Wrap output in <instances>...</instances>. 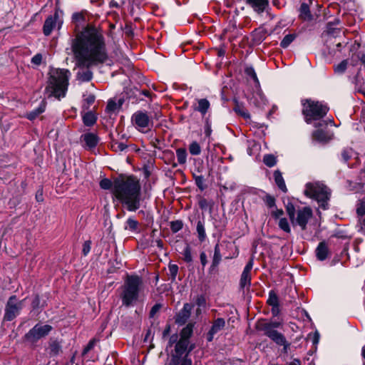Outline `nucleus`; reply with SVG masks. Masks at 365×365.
Instances as JSON below:
<instances>
[{
	"instance_id": "nucleus-4",
	"label": "nucleus",
	"mask_w": 365,
	"mask_h": 365,
	"mask_svg": "<svg viewBox=\"0 0 365 365\" xmlns=\"http://www.w3.org/2000/svg\"><path fill=\"white\" fill-rule=\"evenodd\" d=\"M143 288V280L140 277L127 276L120 293L123 305L130 307L135 304L140 299Z\"/></svg>"
},
{
	"instance_id": "nucleus-24",
	"label": "nucleus",
	"mask_w": 365,
	"mask_h": 365,
	"mask_svg": "<svg viewBox=\"0 0 365 365\" xmlns=\"http://www.w3.org/2000/svg\"><path fill=\"white\" fill-rule=\"evenodd\" d=\"M257 329L262 331L264 334L268 336L270 339L274 341L280 332L277 331L276 329H271L269 327H258Z\"/></svg>"
},
{
	"instance_id": "nucleus-26",
	"label": "nucleus",
	"mask_w": 365,
	"mask_h": 365,
	"mask_svg": "<svg viewBox=\"0 0 365 365\" xmlns=\"http://www.w3.org/2000/svg\"><path fill=\"white\" fill-rule=\"evenodd\" d=\"M313 138L319 142H326L330 137L322 130H317L313 133Z\"/></svg>"
},
{
	"instance_id": "nucleus-52",
	"label": "nucleus",
	"mask_w": 365,
	"mask_h": 365,
	"mask_svg": "<svg viewBox=\"0 0 365 365\" xmlns=\"http://www.w3.org/2000/svg\"><path fill=\"white\" fill-rule=\"evenodd\" d=\"M169 271L172 277L175 279L178 272V267L176 264H170L169 266Z\"/></svg>"
},
{
	"instance_id": "nucleus-12",
	"label": "nucleus",
	"mask_w": 365,
	"mask_h": 365,
	"mask_svg": "<svg viewBox=\"0 0 365 365\" xmlns=\"http://www.w3.org/2000/svg\"><path fill=\"white\" fill-rule=\"evenodd\" d=\"M62 23L58 13L56 12L53 16H50L46 19L43 27V34L46 36H49L56 26L59 29Z\"/></svg>"
},
{
	"instance_id": "nucleus-14",
	"label": "nucleus",
	"mask_w": 365,
	"mask_h": 365,
	"mask_svg": "<svg viewBox=\"0 0 365 365\" xmlns=\"http://www.w3.org/2000/svg\"><path fill=\"white\" fill-rule=\"evenodd\" d=\"M253 267V262L250 260L245 267L244 268V270L241 275L240 279V287L242 288L245 287H249L251 283V270Z\"/></svg>"
},
{
	"instance_id": "nucleus-11",
	"label": "nucleus",
	"mask_w": 365,
	"mask_h": 365,
	"mask_svg": "<svg viewBox=\"0 0 365 365\" xmlns=\"http://www.w3.org/2000/svg\"><path fill=\"white\" fill-rule=\"evenodd\" d=\"M134 125L140 131L145 132L151 123L150 117L145 112L137 111L132 116Z\"/></svg>"
},
{
	"instance_id": "nucleus-32",
	"label": "nucleus",
	"mask_w": 365,
	"mask_h": 365,
	"mask_svg": "<svg viewBox=\"0 0 365 365\" xmlns=\"http://www.w3.org/2000/svg\"><path fill=\"white\" fill-rule=\"evenodd\" d=\"M45 110L44 106H41L38 108L26 114V118L31 120L36 119Z\"/></svg>"
},
{
	"instance_id": "nucleus-15",
	"label": "nucleus",
	"mask_w": 365,
	"mask_h": 365,
	"mask_svg": "<svg viewBox=\"0 0 365 365\" xmlns=\"http://www.w3.org/2000/svg\"><path fill=\"white\" fill-rule=\"evenodd\" d=\"M225 325V322L222 318H217L214 322L213 324L208 332L207 334V340L211 341L214 337V335L220 331Z\"/></svg>"
},
{
	"instance_id": "nucleus-45",
	"label": "nucleus",
	"mask_w": 365,
	"mask_h": 365,
	"mask_svg": "<svg viewBox=\"0 0 365 365\" xmlns=\"http://www.w3.org/2000/svg\"><path fill=\"white\" fill-rule=\"evenodd\" d=\"M49 349L51 351V354L56 355L59 353L61 347L58 342L53 341L52 343H51Z\"/></svg>"
},
{
	"instance_id": "nucleus-36",
	"label": "nucleus",
	"mask_w": 365,
	"mask_h": 365,
	"mask_svg": "<svg viewBox=\"0 0 365 365\" xmlns=\"http://www.w3.org/2000/svg\"><path fill=\"white\" fill-rule=\"evenodd\" d=\"M282 324L279 322H266L264 321L263 322H259L257 325V328H258V327H269L271 328V329H275L276 328H278L279 327H281Z\"/></svg>"
},
{
	"instance_id": "nucleus-59",
	"label": "nucleus",
	"mask_w": 365,
	"mask_h": 365,
	"mask_svg": "<svg viewBox=\"0 0 365 365\" xmlns=\"http://www.w3.org/2000/svg\"><path fill=\"white\" fill-rule=\"evenodd\" d=\"M279 304H277L276 306H272V314L274 316H277L279 314Z\"/></svg>"
},
{
	"instance_id": "nucleus-3",
	"label": "nucleus",
	"mask_w": 365,
	"mask_h": 365,
	"mask_svg": "<svg viewBox=\"0 0 365 365\" xmlns=\"http://www.w3.org/2000/svg\"><path fill=\"white\" fill-rule=\"evenodd\" d=\"M50 76L46 92L48 96H54L56 98H63L68 85L70 71L66 69H52L50 71Z\"/></svg>"
},
{
	"instance_id": "nucleus-30",
	"label": "nucleus",
	"mask_w": 365,
	"mask_h": 365,
	"mask_svg": "<svg viewBox=\"0 0 365 365\" xmlns=\"http://www.w3.org/2000/svg\"><path fill=\"white\" fill-rule=\"evenodd\" d=\"M278 226L284 232H285L287 233L291 232V228L289 226V223L287 218H285V217L279 218V222H278Z\"/></svg>"
},
{
	"instance_id": "nucleus-25",
	"label": "nucleus",
	"mask_w": 365,
	"mask_h": 365,
	"mask_svg": "<svg viewBox=\"0 0 365 365\" xmlns=\"http://www.w3.org/2000/svg\"><path fill=\"white\" fill-rule=\"evenodd\" d=\"M83 120L86 125L91 126L96 122V116L92 112H88L83 116Z\"/></svg>"
},
{
	"instance_id": "nucleus-35",
	"label": "nucleus",
	"mask_w": 365,
	"mask_h": 365,
	"mask_svg": "<svg viewBox=\"0 0 365 365\" xmlns=\"http://www.w3.org/2000/svg\"><path fill=\"white\" fill-rule=\"evenodd\" d=\"M138 222L134 218L130 217L126 221L125 229L131 231H135L138 229Z\"/></svg>"
},
{
	"instance_id": "nucleus-56",
	"label": "nucleus",
	"mask_w": 365,
	"mask_h": 365,
	"mask_svg": "<svg viewBox=\"0 0 365 365\" xmlns=\"http://www.w3.org/2000/svg\"><path fill=\"white\" fill-rule=\"evenodd\" d=\"M84 100L87 103L88 106H89L94 103L95 96L92 94H90V95L87 96Z\"/></svg>"
},
{
	"instance_id": "nucleus-39",
	"label": "nucleus",
	"mask_w": 365,
	"mask_h": 365,
	"mask_svg": "<svg viewBox=\"0 0 365 365\" xmlns=\"http://www.w3.org/2000/svg\"><path fill=\"white\" fill-rule=\"evenodd\" d=\"M267 303L270 306H276V305L279 304L278 297H277V294L272 291H271L269 294V298L267 299Z\"/></svg>"
},
{
	"instance_id": "nucleus-6",
	"label": "nucleus",
	"mask_w": 365,
	"mask_h": 365,
	"mask_svg": "<svg viewBox=\"0 0 365 365\" xmlns=\"http://www.w3.org/2000/svg\"><path fill=\"white\" fill-rule=\"evenodd\" d=\"M304 194L320 203V207L326 210L327 208V201L329 200L331 195L329 189L323 183L317 182L313 183H307Z\"/></svg>"
},
{
	"instance_id": "nucleus-28",
	"label": "nucleus",
	"mask_w": 365,
	"mask_h": 365,
	"mask_svg": "<svg viewBox=\"0 0 365 365\" xmlns=\"http://www.w3.org/2000/svg\"><path fill=\"white\" fill-rule=\"evenodd\" d=\"M196 229H197V232L198 238H199L200 241H201V242L204 241L206 237L204 222L200 220L198 221L197 223Z\"/></svg>"
},
{
	"instance_id": "nucleus-38",
	"label": "nucleus",
	"mask_w": 365,
	"mask_h": 365,
	"mask_svg": "<svg viewBox=\"0 0 365 365\" xmlns=\"http://www.w3.org/2000/svg\"><path fill=\"white\" fill-rule=\"evenodd\" d=\"M300 12L302 18H303L304 20H309L311 19L309 7L307 4H302L301 5Z\"/></svg>"
},
{
	"instance_id": "nucleus-18",
	"label": "nucleus",
	"mask_w": 365,
	"mask_h": 365,
	"mask_svg": "<svg viewBox=\"0 0 365 365\" xmlns=\"http://www.w3.org/2000/svg\"><path fill=\"white\" fill-rule=\"evenodd\" d=\"M247 2L258 13L264 11L268 5L267 0H247Z\"/></svg>"
},
{
	"instance_id": "nucleus-7",
	"label": "nucleus",
	"mask_w": 365,
	"mask_h": 365,
	"mask_svg": "<svg viewBox=\"0 0 365 365\" xmlns=\"http://www.w3.org/2000/svg\"><path fill=\"white\" fill-rule=\"evenodd\" d=\"M287 213L292 223V225H298L302 230L307 227L308 221L312 217V210L308 207H304L299 209L297 211V216L295 217V208L292 204H288L286 207Z\"/></svg>"
},
{
	"instance_id": "nucleus-1",
	"label": "nucleus",
	"mask_w": 365,
	"mask_h": 365,
	"mask_svg": "<svg viewBox=\"0 0 365 365\" xmlns=\"http://www.w3.org/2000/svg\"><path fill=\"white\" fill-rule=\"evenodd\" d=\"M71 49L76 66L86 68L77 73V78L83 82L93 78V73L89 70L91 66L103 63L108 58L103 34L93 26H87L76 35L71 40Z\"/></svg>"
},
{
	"instance_id": "nucleus-58",
	"label": "nucleus",
	"mask_w": 365,
	"mask_h": 365,
	"mask_svg": "<svg viewBox=\"0 0 365 365\" xmlns=\"http://www.w3.org/2000/svg\"><path fill=\"white\" fill-rule=\"evenodd\" d=\"M116 108V103L113 101H110L107 105V109L109 110H114Z\"/></svg>"
},
{
	"instance_id": "nucleus-53",
	"label": "nucleus",
	"mask_w": 365,
	"mask_h": 365,
	"mask_svg": "<svg viewBox=\"0 0 365 365\" xmlns=\"http://www.w3.org/2000/svg\"><path fill=\"white\" fill-rule=\"evenodd\" d=\"M212 133L211 124L208 119H206L205 124V134L207 137H210Z\"/></svg>"
},
{
	"instance_id": "nucleus-40",
	"label": "nucleus",
	"mask_w": 365,
	"mask_h": 365,
	"mask_svg": "<svg viewBox=\"0 0 365 365\" xmlns=\"http://www.w3.org/2000/svg\"><path fill=\"white\" fill-rule=\"evenodd\" d=\"M348 62L346 60L342 61L334 67V71L337 73H342L345 71L347 67Z\"/></svg>"
},
{
	"instance_id": "nucleus-48",
	"label": "nucleus",
	"mask_w": 365,
	"mask_h": 365,
	"mask_svg": "<svg viewBox=\"0 0 365 365\" xmlns=\"http://www.w3.org/2000/svg\"><path fill=\"white\" fill-rule=\"evenodd\" d=\"M264 201L269 207H273L275 206V199L269 195H267L264 197Z\"/></svg>"
},
{
	"instance_id": "nucleus-50",
	"label": "nucleus",
	"mask_w": 365,
	"mask_h": 365,
	"mask_svg": "<svg viewBox=\"0 0 365 365\" xmlns=\"http://www.w3.org/2000/svg\"><path fill=\"white\" fill-rule=\"evenodd\" d=\"M182 227V224L180 221H175L171 222V229L173 232H176Z\"/></svg>"
},
{
	"instance_id": "nucleus-5",
	"label": "nucleus",
	"mask_w": 365,
	"mask_h": 365,
	"mask_svg": "<svg viewBox=\"0 0 365 365\" xmlns=\"http://www.w3.org/2000/svg\"><path fill=\"white\" fill-rule=\"evenodd\" d=\"M302 104L303 106L302 114L307 123H311L313 120L322 119L327 115L329 110L327 105L312 99L303 100L302 101Z\"/></svg>"
},
{
	"instance_id": "nucleus-23",
	"label": "nucleus",
	"mask_w": 365,
	"mask_h": 365,
	"mask_svg": "<svg viewBox=\"0 0 365 365\" xmlns=\"http://www.w3.org/2000/svg\"><path fill=\"white\" fill-rule=\"evenodd\" d=\"M277 345L283 346L284 352L287 353L289 349L290 344L287 341L284 336L280 333L273 341Z\"/></svg>"
},
{
	"instance_id": "nucleus-42",
	"label": "nucleus",
	"mask_w": 365,
	"mask_h": 365,
	"mask_svg": "<svg viewBox=\"0 0 365 365\" xmlns=\"http://www.w3.org/2000/svg\"><path fill=\"white\" fill-rule=\"evenodd\" d=\"M263 162L266 165L272 167L276 164V159L272 155H267L264 157Z\"/></svg>"
},
{
	"instance_id": "nucleus-13",
	"label": "nucleus",
	"mask_w": 365,
	"mask_h": 365,
	"mask_svg": "<svg viewBox=\"0 0 365 365\" xmlns=\"http://www.w3.org/2000/svg\"><path fill=\"white\" fill-rule=\"evenodd\" d=\"M192 307L193 305L191 304H185L183 308L178 314L175 318V322L180 325L184 324L190 318Z\"/></svg>"
},
{
	"instance_id": "nucleus-33",
	"label": "nucleus",
	"mask_w": 365,
	"mask_h": 365,
	"mask_svg": "<svg viewBox=\"0 0 365 365\" xmlns=\"http://www.w3.org/2000/svg\"><path fill=\"white\" fill-rule=\"evenodd\" d=\"M178 161L180 164H184L187 160V152L185 148H178L176 150Z\"/></svg>"
},
{
	"instance_id": "nucleus-49",
	"label": "nucleus",
	"mask_w": 365,
	"mask_h": 365,
	"mask_svg": "<svg viewBox=\"0 0 365 365\" xmlns=\"http://www.w3.org/2000/svg\"><path fill=\"white\" fill-rule=\"evenodd\" d=\"M91 241H86L83 245V250H82V252L84 256H86L91 251Z\"/></svg>"
},
{
	"instance_id": "nucleus-27",
	"label": "nucleus",
	"mask_w": 365,
	"mask_h": 365,
	"mask_svg": "<svg viewBox=\"0 0 365 365\" xmlns=\"http://www.w3.org/2000/svg\"><path fill=\"white\" fill-rule=\"evenodd\" d=\"M221 258H222V257H221V254H220V246L218 244H217L215 246L212 267H217L220 264V262L221 261Z\"/></svg>"
},
{
	"instance_id": "nucleus-41",
	"label": "nucleus",
	"mask_w": 365,
	"mask_h": 365,
	"mask_svg": "<svg viewBox=\"0 0 365 365\" xmlns=\"http://www.w3.org/2000/svg\"><path fill=\"white\" fill-rule=\"evenodd\" d=\"M198 204L200 207L204 210H210L212 206V202L207 201L205 198H200Z\"/></svg>"
},
{
	"instance_id": "nucleus-9",
	"label": "nucleus",
	"mask_w": 365,
	"mask_h": 365,
	"mask_svg": "<svg viewBox=\"0 0 365 365\" xmlns=\"http://www.w3.org/2000/svg\"><path fill=\"white\" fill-rule=\"evenodd\" d=\"M23 307V301H19L16 296L9 297L5 308L4 319L6 321H11L20 313Z\"/></svg>"
},
{
	"instance_id": "nucleus-29",
	"label": "nucleus",
	"mask_w": 365,
	"mask_h": 365,
	"mask_svg": "<svg viewBox=\"0 0 365 365\" xmlns=\"http://www.w3.org/2000/svg\"><path fill=\"white\" fill-rule=\"evenodd\" d=\"M182 259L186 262L190 263L192 262V256L191 252V248L188 245H186L184 250L181 252Z\"/></svg>"
},
{
	"instance_id": "nucleus-64",
	"label": "nucleus",
	"mask_w": 365,
	"mask_h": 365,
	"mask_svg": "<svg viewBox=\"0 0 365 365\" xmlns=\"http://www.w3.org/2000/svg\"><path fill=\"white\" fill-rule=\"evenodd\" d=\"M289 365H301V362L298 359H294L289 364Z\"/></svg>"
},
{
	"instance_id": "nucleus-34",
	"label": "nucleus",
	"mask_w": 365,
	"mask_h": 365,
	"mask_svg": "<svg viewBox=\"0 0 365 365\" xmlns=\"http://www.w3.org/2000/svg\"><path fill=\"white\" fill-rule=\"evenodd\" d=\"M189 151L193 155H200L201 153V148L198 143L192 142L189 146Z\"/></svg>"
},
{
	"instance_id": "nucleus-55",
	"label": "nucleus",
	"mask_w": 365,
	"mask_h": 365,
	"mask_svg": "<svg viewBox=\"0 0 365 365\" xmlns=\"http://www.w3.org/2000/svg\"><path fill=\"white\" fill-rule=\"evenodd\" d=\"M284 214V212L282 209H276V210H274L272 213V216L275 218V219H279L281 218V217Z\"/></svg>"
},
{
	"instance_id": "nucleus-46",
	"label": "nucleus",
	"mask_w": 365,
	"mask_h": 365,
	"mask_svg": "<svg viewBox=\"0 0 365 365\" xmlns=\"http://www.w3.org/2000/svg\"><path fill=\"white\" fill-rule=\"evenodd\" d=\"M205 299L203 296H198L196 299V304L198 306L197 309V314H199L200 313V307L205 306Z\"/></svg>"
},
{
	"instance_id": "nucleus-16",
	"label": "nucleus",
	"mask_w": 365,
	"mask_h": 365,
	"mask_svg": "<svg viewBox=\"0 0 365 365\" xmlns=\"http://www.w3.org/2000/svg\"><path fill=\"white\" fill-rule=\"evenodd\" d=\"M192 349V346H190L187 354H188ZM168 365H192V360L187 357V354H186L184 357L172 356Z\"/></svg>"
},
{
	"instance_id": "nucleus-61",
	"label": "nucleus",
	"mask_w": 365,
	"mask_h": 365,
	"mask_svg": "<svg viewBox=\"0 0 365 365\" xmlns=\"http://www.w3.org/2000/svg\"><path fill=\"white\" fill-rule=\"evenodd\" d=\"M160 309L159 305H155L150 310V316H153Z\"/></svg>"
},
{
	"instance_id": "nucleus-37",
	"label": "nucleus",
	"mask_w": 365,
	"mask_h": 365,
	"mask_svg": "<svg viewBox=\"0 0 365 365\" xmlns=\"http://www.w3.org/2000/svg\"><path fill=\"white\" fill-rule=\"evenodd\" d=\"M295 36L294 34L286 35L280 43V46L283 48H287L294 41Z\"/></svg>"
},
{
	"instance_id": "nucleus-54",
	"label": "nucleus",
	"mask_w": 365,
	"mask_h": 365,
	"mask_svg": "<svg viewBox=\"0 0 365 365\" xmlns=\"http://www.w3.org/2000/svg\"><path fill=\"white\" fill-rule=\"evenodd\" d=\"M73 19L77 24H81L84 21V16L81 13H76L73 15Z\"/></svg>"
},
{
	"instance_id": "nucleus-31",
	"label": "nucleus",
	"mask_w": 365,
	"mask_h": 365,
	"mask_svg": "<svg viewBox=\"0 0 365 365\" xmlns=\"http://www.w3.org/2000/svg\"><path fill=\"white\" fill-rule=\"evenodd\" d=\"M192 327L193 325L191 324H189L185 327H184L180 333V339H185V340H188V339L192 334Z\"/></svg>"
},
{
	"instance_id": "nucleus-60",
	"label": "nucleus",
	"mask_w": 365,
	"mask_h": 365,
	"mask_svg": "<svg viewBox=\"0 0 365 365\" xmlns=\"http://www.w3.org/2000/svg\"><path fill=\"white\" fill-rule=\"evenodd\" d=\"M358 215H364L365 214V205H361L356 210Z\"/></svg>"
},
{
	"instance_id": "nucleus-62",
	"label": "nucleus",
	"mask_w": 365,
	"mask_h": 365,
	"mask_svg": "<svg viewBox=\"0 0 365 365\" xmlns=\"http://www.w3.org/2000/svg\"><path fill=\"white\" fill-rule=\"evenodd\" d=\"M177 338H178L177 335H173V336H172L170 338V340H169V345H170V346H172V344H173L174 342H175V341L177 340Z\"/></svg>"
},
{
	"instance_id": "nucleus-51",
	"label": "nucleus",
	"mask_w": 365,
	"mask_h": 365,
	"mask_svg": "<svg viewBox=\"0 0 365 365\" xmlns=\"http://www.w3.org/2000/svg\"><path fill=\"white\" fill-rule=\"evenodd\" d=\"M42 58V55L40 53H37L32 57L31 63L36 66H39L41 63Z\"/></svg>"
},
{
	"instance_id": "nucleus-57",
	"label": "nucleus",
	"mask_w": 365,
	"mask_h": 365,
	"mask_svg": "<svg viewBox=\"0 0 365 365\" xmlns=\"http://www.w3.org/2000/svg\"><path fill=\"white\" fill-rule=\"evenodd\" d=\"M200 262H201L202 265L203 267H205L206 265L207 262V256H206L205 253V252H202L200 254Z\"/></svg>"
},
{
	"instance_id": "nucleus-20",
	"label": "nucleus",
	"mask_w": 365,
	"mask_h": 365,
	"mask_svg": "<svg viewBox=\"0 0 365 365\" xmlns=\"http://www.w3.org/2000/svg\"><path fill=\"white\" fill-rule=\"evenodd\" d=\"M316 255L319 260H324L328 255V247L324 242H320L316 249Z\"/></svg>"
},
{
	"instance_id": "nucleus-10",
	"label": "nucleus",
	"mask_w": 365,
	"mask_h": 365,
	"mask_svg": "<svg viewBox=\"0 0 365 365\" xmlns=\"http://www.w3.org/2000/svg\"><path fill=\"white\" fill-rule=\"evenodd\" d=\"M52 327L50 325L36 324L25 335V339L31 343L36 342L48 335Z\"/></svg>"
},
{
	"instance_id": "nucleus-21",
	"label": "nucleus",
	"mask_w": 365,
	"mask_h": 365,
	"mask_svg": "<svg viewBox=\"0 0 365 365\" xmlns=\"http://www.w3.org/2000/svg\"><path fill=\"white\" fill-rule=\"evenodd\" d=\"M210 108V102L205 98L197 100V106L195 110L199 111L202 115H205Z\"/></svg>"
},
{
	"instance_id": "nucleus-63",
	"label": "nucleus",
	"mask_w": 365,
	"mask_h": 365,
	"mask_svg": "<svg viewBox=\"0 0 365 365\" xmlns=\"http://www.w3.org/2000/svg\"><path fill=\"white\" fill-rule=\"evenodd\" d=\"M329 123L331 125H334V120L330 119L329 121L323 120L322 122L319 123V125L322 126L324 125H327Z\"/></svg>"
},
{
	"instance_id": "nucleus-43",
	"label": "nucleus",
	"mask_w": 365,
	"mask_h": 365,
	"mask_svg": "<svg viewBox=\"0 0 365 365\" xmlns=\"http://www.w3.org/2000/svg\"><path fill=\"white\" fill-rule=\"evenodd\" d=\"M100 186L104 190H108L110 188L113 190V182H112L109 179L105 178L101 180Z\"/></svg>"
},
{
	"instance_id": "nucleus-47",
	"label": "nucleus",
	"mask_w": 365,
	"mask_h": 365,
	"mask_svg": "<svg viewBox=\"0 0 365 365\" xmlns=\"http://www.w3.org/2000/svg\"><path fill=\"white\" fill-rule=\"evenodd\" d=\"M245 73L247 75L250 76L255 83H259V81L257 76V74L252 67H248L245 69Z\"/></svg>"
},
{
	"instance_id": "nucleus-22",
	"label": "nucleus",
	"mask_w": 365,
	"mask_h": 365,
	"mask_svg": "<svg viewBox=\"0 0 365 365\" xmlns=\"http://www.w3.org/2000/svg\"><path fill=\"white\" fill-rule=\"evenodd\" d=\"M274 178L275 183L277 184L278 187L284 192H286L287 191V189L284 178L282 175V173L279 170L274 171Z\"/></svg>"
},
{
	"instance_id": "nucleus-2",
	"label": "nucleus",
	"mask_w": 365,
	"mask_h": 365,
	"mask_svg": "<svg viewBox=\"0 0 365 365\" xmlns=\"http://www.w3.org/2000/svg\"><path fill=\"white\" fill-rule=\"evenodd\" d=\"M140 185L137 178L120 176L113 180V194L130 212L140 206Z\"/></svg>"
},
{
	"instance_id": "nucleus-19",
	"label": "nucleus",
	"mask_w": 365,
	"mask_h": 365,
	"mask_svg": "<svg viewBox=\"0 0 365 365\" xmlns=\"http://www.w3.org/2000/svg\"><path fill=\"white\" fill-rule=\"evenodd\" d=\"M83 141L88 148H93L96 147L98 143V138L94 133H86L83 135Z\"/></svg>"
},
{
	"instance_id": "nucleus-8",
	"label": "nucleus",
	"mask_w": 365,
	"mask_h": 365,
	"mask_svg": "<svg viewBox=\"0 0 365 365\" xmlns=\"http://www.w3.org/2000/svg\"><path fill=\"white\" fill-rule=\"evenodd\" d=\"M327 36V42L331 53L336 54V51H341L348 43L344 33L339 29L329 30Z\"/></svg>"
},
{
	"instance_id": "nucleus-17",
	"label": "nucleus",
	"mask_w": 365,
	"mask_h": 365,
	"mask_svg": "<svg viewBox=\"0 0 365 365\" xmlns=\"http://www.w3.org/2000/svg\"><path fill=\"white\" fill-rule=\"evenodd\" d=\"M188 345V340H185V339H180L179 341L176 344L175 348V354H173L172 356H178V357H182V356L187 351Z\"/></svg>"
},
{
	"instance_id": "nucleus-44",
	"label": "nucleus",
	"mask_w": 365,
	"mask_h": 365,
	"mask_svg": "<svg viewBox=\"0 0 365 365\" xmlns=\"http://www.w3.org/2000/svg\"><path fill=\"white\" fill-rule=\"evenodd\" d=\"M111 148L115 151H123L126 148V145L120 142H113L111 145Z\"/></svg>"
}]
</instances>
